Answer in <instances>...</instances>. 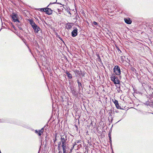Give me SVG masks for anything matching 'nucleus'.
Returning <instances> with one entry per match:
<instances>
[{
  "label": "nucleus",
  "mask_w": 153,
  "mask_h": 153,
  "mask_svg": "<svg viewBox=\"0 0 153 153\" xmlns=\"http://www.w3.org/2000/svg\"><path fill=\"white\" fill-rule=\"evenodd\" d=\"M108 137H109V140H110V142L111 143V134L110 133H109V134H108Z\"/></svg>",
  "instance_id": "f3484780"
},
{
  "label": "nucleus",
  "mask_w": 153,
  "mask_h": 153,
  "mask_svg": "<svg viewBox=\"0 0 153 153\" xmlns=\"http://www.w3.org/2000/svg\"><path fill=\"white\" fill-rule=\"evenodd\" d=\"M28 21L29 22L30 24L34 30V32L35 33H37L40 30V27L36 24L32 19H29Z\"/></svg>",
  "instance_id": "f257e3e1"
},
{
  "label": "nucleus",
  "mask_w": 153,
  "mask_h": 153,
  "mask_svg": "<svg viewBox=\"0 0 153 153\" xmlns=\"http://www.w3.org/2000/svg\"><path fill=\"white\" fill-rule=\"evenodd\" d=\"M18 16L16 14L13 13L12 16V18L14 22H19V20L17 18Z\"/></svg>",
  "instance_id": "423d86ee"
},
{
  "label": "nucleus",
  "mask_w": 153,
  "mask_h": 153,
  "mask_svg": "<svg viewBox=\"0 0 153 153\" xmlns=\"http://www.w3.org/2000/svg\"><path fill=\"white\" fill-rule=\"evenodd\" d=\"M121 120H120L119 121H118V122H119Z\"/></svg>",
  "instance_id": "2f4dec72"
},
{
  "label": "nucleus",
  "mask_w": 153,
  "mask_h": 153,
  "mask_svg": "<svg viewBox=\"0 0 153 153\" xmlns=\"http://www.w3.org/2000/svg\"><path fill=\"white\" fill-rule=\"evenodd\" d=\"M45 12H46V13L48 15H50L52 13V10L50 8H47L45 9Z\"/></svg>",
  "instance_id": "1a4fd4ad"
},
{
  "label": "nucleus",
  "mask_w": 153,
  "mask_h": 153,
  "mask_svg": "<svg viewBox=\"0 0 153 153\" xmlns=\"http://www.w3.org/2000/svg\"><path fill=\"white\" fill-rule=\"evenodd\" d=\"M44 130V128H43L41 129V130H39L38 131L36 130L35 132L39 136H41L42 134H43Z\"/></svg>",
  "instance_id": "0eeeda50"
},
{
  "label": "nucleus",
  "mask_w": 153,
  "mask_h": 153,
  "mask_svg": "<svg viewBox=\"0 0 153 153\" xmlns=\"http://www.w3.org/2000/svg\"><path fill=\"white\" fill-rule=\"evenodd\" d=\"M75 73H77V74H79V71L77 70H76L74 71Z\"/></svg>",
  "instance_id": "4be33fe9"
},
{
  "label": "nucleus",
  "mask_w": 153,
  "mask_h": 153,
  "mask_svg": "<svg viewBox=\"0 0 153 153\" xmlns=\"http://www.w3.org/2000/svg\"><path fill=\"white\" fill-rule=\"evenodd\" d=\"M77 82L78 84V88H79V89H80L82 88H83V86H82V84H81V82H80L79 81V79H77Z\"/></svg>",
  "instance_id": "f8f14e48"
},
{
  "label": "nucleus",
  "mask_w": 153,
  "mask_h": 153,
  "mask_svg": "<svg viewBox=\"0 0 153 153\" xmlns=\"http://www.w3.org/2000/svg\"><path fill=\"white\" fill-rule=\"evenodd\" d=\"M0 152H1V151H0ZM1 153V152H0Z\"/></svg>",
  "instance_id": "72a5a7b5"
},
{
  "label": "nucleus",
  "mask_w": 153,
  "mask_h": 153,
  "mask_svg": "<svg viewBox=\"0 0 153 153\" xmlns=\"http://www.w3.org/2000/svg\"><path fill=\"white\" fill-rule=\"evenodd\" d=\"M125 22L128 24H130L131 23V21L129 18H125L124 19Z\"/></svg>",
  "instance_id": "9b49d317"
},
{
  "label": "nucleus",
  "mask_w": 153,
  "mask_h": 153,
  "mask_svg": "<svg viewBox=\"0 0 153 153\" xmlns=\"http://www.w3.org/2000/svg\"><path fill=\"white\" fill-rule=\"evenodd\" d=\"M79 145L80 146H81V145L80 144H79Z\"/></svg>",
  "instance_id": "c85d7f7f"
},
{
  "label": "nucleus",
  "mask_w": 153,
  "mask_h": 153,
  "mask_svg": "<svg viewBox=\"0 0 153 153\" xmlns=\"http://www.w3.org/2000/svg\"><path fill=\"white\" fill-rule=\"evenodd\" d=\"M93 24L95 25H98V23L94 21L93 22Z\"/></svg>",
  "instance_id": "aec40b11"
},
{
  "label": "nucleus",
  "mask_w": 153,
  "mask_h": 153,
  "mask_svg": "<svg viewBox=\"0 0 153 153\" xmlns=\"http://www.w3.org/2000/svg\"><path fill=\"white\" fill-rule=\"evenodd\" d=\"M69 14H71V13H70V12H69Z\"/></svg>",
  "instance_id": "7c9ffc66"
},
{
  "label": "nucleus",
  "mask_w": 153,
  "mask_h": 153,
  "mask_svg": "<svg viewBox=\"0 0 153 153\" xmlns=\"http://www.w3.org/2000/svg\"><path fill=\"white\" fill-rule=\"evenodd\" d=\"M123 56H121V61H122V62H123V61H124V60H123Z\"/></svg>",
  "instance_id": "393cba45"
},
{
  "label": "nucleus",
  "mask_w": 153,
  "mask_h": 153,
  "mask_svg": "<svg viewBox=\"0 0 153 153\" xmlns=\"http://www.w3.org/2000/svg\"><path fill=\"white\" fill-rule=\"evenodd\" d=\"M111 81H113L114 82V83L115 84H119L120 82L117 77H116V78H115L114 80V79H113V80H112Z\"/></svg>",
  "instance_id": "9d476101"
},
{
  "label": "nucleus",
  "mask_w": 153,
  "mask_h": 153,
  "mask_svg": "<svg viewBox=\"0 0 153 153\" xmlns=\"http://www.w3.org/2000/svg\"><path fill=\"white\" fill-rule=\"evenodd\" d=\"M117 50H118V51H120V52H121V51H120L119 48H118Z\"/></svg>",
  "instance_id": "a878e982"
},
{
  "label": "nucleus",
  "mask_w": 153,
  "mask_h": 153,
  "mask_svg": "<svg viewBox=\"0 0 153 153\" xmlns=\"http://www.w3.org/2000/svg\"><path fill=\"white\" fill-rule=\"evenodd\" d=\"M63 153H67L69 149L68 146L66 144V140L64 137H61Z\"/></svg>",
  "instance_id": "f03ea898"
},
{
  "label": "nucleus",
  "mask_w": 153,
  "mask_h": 153,
  "mask_svg": "<svg viewBox=\"0 0 153 153\" xmlns=\"http://www.w3.org/2000/svg\"><path fill=\"white\" fill-rule=\"evenodd\" d=\"M65 73L68 76L69 78L70 79H71L72 78V75L68 71H66Z\"/></svg>",
  "instance_id": "ddd939ff"
},
{
  "label": "nucleus",
  "mask_w": 153,
  "mask_h": 153,
  "mask_svg": "<svg viewBox=\"0 0 153 153\" xmlns=\"http://www.w3.org/2000/svg\"><path fill=\"white\" fill-rule=\"evenodd\" d=\"M112 113V111H110L108 113V114L109 116H111V114Z\"/></svg>",
  "instance_id": "412c9836"
},
{
  "label": "nucleus",
  "mask_w": 153,
  "mask_h": 153,
  "mask_svg": "<svg viewBox=\"0 0 153 153\" xmlns=\"http://www.w3.org/2000/svg\"><path fill=\"white\" fill-rule=\"evenodd\" d=\"M61 140L60 142H59L58 144V148L59 150V149L60 148V147H61V145H62V139L61 138Z\"/></svg>",
  "instance_id": "2eb2a0df"
},
{
  "label": "nucleus",
  "mask_w": 153,
  "mask_h": 153,
  "mask_svg": "<svg viewBox=\"0 0 153 153\" xmlns=\"http://www.w3.org/2000/svg\"><path fill=\"white\" fill-rule=\"evenodd\" d=\"M117 91L118 92V93H120V92L122 91L121 90L120 87L117 88Z\"/></svg>",
  "instance_id": "dca6fc26"
},
{
  "label": "nucleus",
  "mask_w": 153,
  "mask_h": 153,
  "mask_svg": "<svg viewBox=\"0 0 153 153\" xmlns=\"http://www.w3.org/2000/svg\"><path fill=\"white\" fill-rule=\"evenodd\" d=\"M74 147L73 146V147H72L71 148V149H70V152H72V150H73V149H74Z\"/></svg>",
  "instance_id": "5701e85b"
},
{
  "label": "nucleus",
  "mask_w": 153,
  "mask_h": 153,
  "mask_svg": "<svg viewBox=\"0 0 153 153\" xmlns=\"http://www.w3.org/2000/svg\"><path fill=\"white\" fill-rule=\"evenodd\" d=\"M152 114H153V113H152Z\"/></svg>",
  "instance_id": "473e14b6"
},
{
  "label": "nucleus",
  "mask_w": 153,
  "mask_h": 153,
  "mask_svg": "<svg viewBox=\"0 0 153 153\" xmlns=\"http://www.w3.org/2000/svg\"><path fill=\"white\" fill-rule=\"evenodd\" d=\"M77 145V143H76V142H75L74 143L73 146L74 147L75 146Z\"/></svg>",
  "instance_id": "b1692460"
},
{
  "label": "nucleus",
  "mask_w": 153,
  "mask_h": 153,
  "mask_svg": "<svg viewBox=\"0 0 153 153\" xmlns=\"http://www.w3.org/2000/svg\"><path fill=\"white\" fill-rule=\"evenodd\" d=\"M45 9L46 8H40V10L41 11L45 12Z\"/></svg>",
  "instance_id": "6ab92c4d"
},
{
  "label": "nucleus",
  "mask_w": 153,
  "mask_h": 153,
  "mask_svg": "<svg viewBox=\"0 0 153 153\" xmlns=\"http://www.w3.org/2000/svg\"><path fill=\"white\" fill-rule=\"evenodd\" d=\"M74 24L73 23H68L66 24L65 27L68 30H70L72 28Z\"/></svg>",
  "instance_id": "39448f33"
},
{
  "label": "nucleus",
  "mask_w": 153,
  "mask_h": 153,
  "mask_svg": "<svg viewBox=\"0 0 153 153\" xmlns=\"http://www.w3.org/2000/svg\"><path fill=\"white\" fill-rule=\"evenodd\" d=\"M77 30H78L76 27L74 28V30L71 32V35L73 37H75L77 35Z\"/></svg>",
  "instance_id": "20e7f679"
},
{
  "label": "nucleus",
  "mask_w": 153,
  "mask_h": 153,
  "mask_svg": "<svg viewBox=\"0 0 153 153\" xmlns=\"http://www.w3.org/2000/svg\"><path fill=\"white\" fill-rule=\"evenodd\" d=\"M81 141L80 140H78L76 141V143H81Z\"/></svg>",
  "instance_id": "a211bd4d"
},
{
  "label": "nucleus",
  "mask_w": 153,
  "mask_h": 153,
  "mask_svg": "<svg viewBox=\"0 0 153 153\" xmlns=\"http://www.w3.org/2000/svg\"><path fill=\"white\" fill-rule=\"evenodd\" d=\"M55 3H56V2H53V3H50V4H55Z\"/></svg>",
  "instance_id": "bb28decb"
},
{
  "label": "nucleus",
  "mask_w": 153,
  "mask_h": 153,
  "mask_svg": "<svg viewBox=\"0 0 153 153\" xmlns=\"http://www.w3.org/2000/svg\"><path fill=\"white\" fill-rule=\"evenodd\" d=\"M113 101L114 102V104H115L116 107L117 109L121 108V107L119 105V104L118 103V102L117 100H113Z\"/></svg>",
  "instance_id": "6e6552de"
},
{
  "label": "nucleus",
  "mask_w": 153,
  "mask_h": 153,
  "mask_svg": "<svg viewBox=\"0 0 153 153\" xmlns=\"http://www.w3.org/2000/svg\"><path fill=\"white\" fill-rule=\"evenodd\" d=\"M76 128H77V126H76Z\"/></svg>",
  "instance_id": "cd10ccee"
},
{
  "label": "nucleus",
  "mask_w": 153,
  "mask_h": 153,
  "mask_svg": "<svg viewBox=\"0 0 153 153\" xmlns=\"http://www.w3.org/2000/svg\"><path fill=\"white\" fill-rule=\"evenodd\" d=\"M56 140H56H54V142H55Z\"/></svg>",
  "instance_id": "c756f323"
},
{
  "label": "nucleus",
  "mask_w": 153,
  "mask_h": 153,
  "mask_svg": "<svg viewBox=\"0 0 153 153\" xmlns=\"http://www.w3.org/2000/svg\"><path fill=\"white\" fill-rule=\"evenodd\" d=\"M115 74H112L111 76V80H113V79H114H114H115V78H116V76Z\"/></svg>",
  "instance_id": "4468645a"
},
{
  "label": "nucleus",
  "mask_w": 153,
  "mask_h": 153,
  "mask_svg": "<svg viewBox=\"0 0 153 153\" xmlns=\"http://www.w3.org/2000/svg\"><path fill=\"white\" fill-rule=\"evenodd\" d=\"M113 70L114 73L116 75H119L120 74V69L119 66H115Z\"/></svg>",
  "instance_id": "7ed1b4c3"
}]
</instances>
